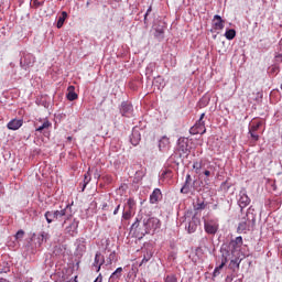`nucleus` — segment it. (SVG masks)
Instances as JSON below:
<instances>
[{
    "label": "nucleus",
    "mask_w": 282,
    "mask_h": 282,
    "mask_svg": "<svg viewBox=\"0 0 282 282\" xmlns=\"http://www.w3.org/2000/svg\"><path fill=\"white\" fill-rule=\"evenodd\" d=\"M162 227V221L160 218L150 217L143 220V226L140 227V220H137L132 224L131 230L139 234L140 237H144L145 235H155L156 230H160Z\"/></svg>",
    "instance_id": "obj_1"
},
{
    "label": "nucleus",
    "mask_w": 282,
    "mask_h": 282,
    "mask_svg": "<svg viewBox=\"0 0 282 282\" xmlns=\"http://www.w3.org/2000/svg\"><path fill=\"white\" fill-rule=\"evenodd\" d=\"M204 118H206V113H202L199 117V120L196 121V123L189 129V133L192 135H197L200 133V135H204L206 133V121H204Z\"/></svg>",
    "instance_id": "obj_2"
},
{
    "label": "nucleus",
    "mask_w": 282,
    "mask_h": 282,
    "mask_svg": "<svg viewBox=\"0 0 282 282\" xmlns=\"http://www.w3.org/2000/svg\"><path fill=\"white\" fill-rule=\"evenodd\" d=\"M254 216H248L243 217L242 220L240 221V224L238 225V232H248L250 231L252 228H254Z\"/></svg>",
    "instance_id": "obj_3"
},
{
    "label": "nucleus",
    "mask_w": 282,
    "mask_h": 282,
    "mask_svg": "<svg viewBox=\"0 0 282 282\" xmlns=\"http://www.w3.org/2000/svg\"><path fill=\"white\" fill-rule=\"evenodd\" d=\"M67 208H69V206H66V208L61 209V210H54V212H46L44 214V217L47 221V224H52V221L62 219V217H65V215H67Z\"/></svg>",
    "instance_id": "obj_4"
},
{
    "label": "nucleus",
    "mask_w": 282,
    "mask_h": 282,
    "mask_svg": "<svg viewBox=\"0 0 282 282\" xmlns=\"http://www.w3.org/2000/svg\"><path fill=\"white\" fill-rule=\"evenodd\" d=\"M34 128L37 133H45L52 129V123L47 119H39L34 122Z\"/></svg>",
    "instance_id": "obj_5"
},
{
    "label": "nucleus",
    "mask_w": 282,
    "mask_h": 282,
    "mask_svg": "<svg viewBox=\"0 0 282 282\" xmlns=\"http://www.w3.org/2000/svg\"><path fill=\"white\" fill-rule=\"evenodd\" d=\"M177 151L183 155H188L191 153L189 141L186 138H180L177 142Z\"/></svg>",
    "instance_id": "obj_6"
},
{
    "label": "nucleus",
    "mask_w": 282,
    "mask_h": 282,
    "mask_svg": "<svg viewBox=\"0 0 282 282\" xmlns=\"http://www.w3.org/2000/svg\"><path fill=\"white\" fill-rule=\"evenodd\" d=\"M34 63H35V57H34V55H32L30 53H24V55L22 56V58L20 61V65L24 69H26L28 67H32V65H34Z\"/></svg>",
    "instance_id": "obj_7"
},
{
    "label": "nucleus",
    "mask_w": 282,
    "mask_h": 282,
    "mask_svg": "<svg viewBox=\"0 0 282 282\" xmlns=\"http://www.w3.org/2000/svg\"><path fill=\"white\" fill-rule=\"evenodd\" d=\"M170 149H171V139L166 135H163L159 140V151H161V153H167Z\"/></svg>",
    "instance_id": "obj_8"
},
{
    "label": "nucleus",
    "mask_w": 282,
    "mask_h": 282,
    "mask_svg": "<svg viewBox=\"0 0 282 282\" xmlns=\"http://www.w3.org/2000/svg\"><path fill=\"white\" fill-rule=\"evenodd\" d=\"M120 113L126 118H129L133 115V106L127 101H123L120 107Z\"/></svg>",
    "instance_id": "obj_9"
},
{
    "label": "nucleus",
    "mask_w": 282,
    "mask_h": 282,
    "mask_svg": "<svg viewBox=\"0 0 282 282\" xmlns=\"http://www.w3.org/2000/svg\"><path fill=\"white\" fill-rule=\"evenodd\" d=\"M261 128V122L252 123L249 128V134L251 137L252 142H259V129Z\"/></svg>",
    "instance_id": "obj_10"
},
{
    "label": "nucleus",
    "mask_w": 282,
    "mask_h": 282,
    "mask_svg": "<svg viewBox=\"0 0 282 282\" xmlns=\"http://www.w3.org/2000/svg\"><path fill=\"white\" fill-rule=\"evenodd\" d=\"M219 230V225L213 220L205 221V231L207 235H215Z\"/></svg>",
    "instance_id": "obj_11"
},
{
    "label": "nucleus",
    "mask_w": 282,
    "mask_h": 282,
    "mask_svg": "<svg viewBox=\"0 0 282 282\" xmlns=\"http://www.w3.org/2000/svg\"><path fill=\"white\" fill-rule=\"evenodd\" d=\"M104 264H105V257L102 256L101 252H97L95 256V261L93 263L94 268H96V272H98Z\"/></svg>",
    "instance_id": "obj_12"
},
{
    "label": "nucleus",
    "mask_w": 282,
    "mask_h": 282,
    "mask_svg": "<svg viewBox=\"0 0 282 282\" xmlns=\"http://www.w3.org/2000/svg\"><path fill=\"white\" fill-rule=\"evenodd\" d=\"M8 129L10 131H17L23 127V120L22 119H13L7 124Z\"/></svg>",
    "instance_id": "obj_13"
},
{
    "label": "nucleus",
    "mask_w": 282,
    "mask_h": 282,
    "mask_svg": "<svg viewBox=\"0 0 282 282\" xmlns=\"http://www.w3.org/2000/svg\"><path fill=\"white\" fill-rule=\"evenodd\" d=\"M238 204L240 208H246V206L250 205V197H248V194H246V192H240V198L238 200Z\"/></svg>",
    "instance_id": "obj_14"
},
{
    "label": "nucleus",
    "mask_w": 282,
    "mask_h": 282,
    "mask_svg": "<svg viewBox=\"0 0 282 282\" xmlns=\"http://www.w3.org/2000/svg\"><path fill=\"white\" fill-rule=\"evenodd\" d=\"M50 239V232L46 231H42L39 236H37V241L35 243V248H41V246H43V243L45 241H47Z\"/></svg>",
    "instance_id": "obj_15"
},
{
    "label": "nucleus",
    "mask_w": 282,
    "mask_h": 282,
    "mask_svg": "<svg viewBox=\"0 0 282 282\" xmlns=\"http://www.w3.org/2000/svg\"><path fill=\"white\" fill-rule=\"evenodd\" d=\"M162 199V191L160 188H155L150 195V204H158Z\"/></svg>",
    "instance_id": "obj_16"
},
{
    "label": "nucleus",
    "mask_w": 282,
    "mask_h": 282,
    "mask_svg": "<svg viewBox=\"0 0 282 282\" xmlns=\"http://www.w3.org/2000/svg\"><path fill=\"white\" fill-rule=\"evenodd\" d=\"M192 184H193V177L191 176V174H187L185 184L181 188V193H184L185 195H187V193L191 191Z\"/></svg>",
    "instance_id": "obj_17"
},
{
    "label": "nucleus",
    "mask_w": 282,
    "mask_h": 282,
    "mask_svg": "<svg viewBox=\"0 0 282 282\" xmlns=\"http://www.w3.org/2000/svg\"><path fill=\"white\" fill-rule=\"evenodd\" d=\"M76 87L74 86H68L67 88V95H66V98L67 100H69L70 102L74 101V100H78V94H76Z\"/></svg>",
    "instance_id": "obj_18"
},
{
    "label": "nucleus",
    "mask_w": 282,
    "mask_h": 282,
    "mask_svg": "<svg viewBox=\"0 0 282 282\" xmlns=\"http://www.w3.org/2000/svg\"><path fill=\"white\" fill-rule=\"evenodd\" d=\"M76 230H78V221L73 220L66 228H65V232L67 235H70L72 237H74V234L76 232Z\"/></svg>",
    "instance_id": "obj_19"
},
{
    "label": "nucleus",
    "mask_w": 282,
    "mask_h": 282,
    "mask_svg": "<svg viewBox=\"0 0 282 282\" xmlns=\"http://www.w3.org/2000/svg\"><path fill=\"white\" fill-rule=\"evenodd\" d=\"M120 276H122V267L117 268V270L110 275L109 282H119Z\"/></svg>",
    "instance_id": "obj_20"
},
{
    "label": "nucleus",
    "mask_w": 282,
    "mask_h": 282,
    "mask_svg": "<svg viewBox=\"0 0 282 282\" xmlns=\"http://www.w3.org/2000/svg\"><path fill=\"white\" fill-rule=\"evenodd\" d=\"M141 135L139 131L133 130L131 137H130V142L133 147H138L140 144Z\"/></svg>",
    "instance_id": "obj_21"
},
{
    "label": "nucleus",
    "mask_w": 282,
    "mask_h": 282,
    "mask_svg": "<svg viewBox=\"0 0 282 282\" xmlns=\"http://www.w3.org/2000/svg\"><path fill=\"white\" fill-rule=\"evenodd\" d=\"M197 226H199V220L193 218L187 226V232H189V235L195 232L197 230Z\"/></svg>",
    "instance_id": "obj_22"
},
{
    "label": "nucleus",
    "mask_w": 282,
    "mask_h": 282,
    "mask_svg": "<svg viewBox=\"0 0 282 282\" xmlns=\"http://www.w3.org/2000/svg\"><path fill=\"white\" fill-rule=\"evenodd\" d=\"M241 246H243V238L241 236H238L235 240H231V247L234 250H239Z\"/></svg>",
    "instance_id": "obj_23"
},
{
    "label": "nucleus",
    "mask_w": 282,
    "mask_h": 282,
    "mask_svg": "<svg viewBox=\"0 0 282 282\" xmlns=\"http://www.w3.org/2000/svg\"><path fill=\"white\" fill-rule=\"evenodd\" d=\"M214 29L224 30V20L219 15H214Z\"/></svg>",
    "instance_id": "obj_24"
},
{
    "label": "nucleus",
    "mask_w": 282,
    "mask_h": 282,
    "mask_svg": "<svg viewBox=\"0 0 282 282\" xmlns=\"http://www.w3.org/2000/svg\"><path fill=\"white\" fill-rule=\"evenodd\" d=\"M227 263H228V258L223 256L220 265L216 267L215 270H214V276H218L219 271L224 270V267Z\"/></svg>",
    "instance_id": "obj_25"
},
{
    "label": "nucleus",
    "mask_w": 282,
    "mask_h": 282,
    "mask_svg": "<svg viewBox=\"0 0 282 282\" xmlns=\"http://www.w3.org/2000/svg\"><path fill=\"white\" fill-rule=\"evenodd\" d=\"M240 264H241V260H239V258H235L229 263V270H232V272H237V270H239Z\"/></svg>",
    "instance_id": "obj_26"
},
{
    "label": "nucleus",
    "mask_w": 282,
    "mask_h": 282,
    "mask_svg": "<svg viewBox=\"0 0 282 282\" xmlns=\"http://www.w3.org/2000/svg\"><path fill=\"white\" fill-rule=\"evenodd\" d=\"M91 169L88 170V172L84 175V186H83V191H85V188L87 187V184H89V182H91Z\"/></svg>",
    "instance_id": "obj_27"
},
{
    "label": "nucleus",
    "mask_w": 282,
    "mask_h": 282,
    "mask_svg": "<svg viewBox=\"0 0 282 282\" xmlns=\"http://www.w3.org/2000/svg\"><path fill=\"white\" fill-rule=\"evenodd\" d=\"M65 19H67V12L63 11L62 15L57 20V28L58 29L63 28V25L65 23Z\"/></svg>",
    "instance_id": "obj_28"
},
{
    "label": "nucleus",
    "mask_w": 282,
    "mask_h": 282,
    "mask_svg": "<svg viewBox=\"0 0 282 282\" xmlns=\"http://www.w3.org/2000/svg\"><path fill=\"white\" fill-rule=\"evenodd\" d=\"M225 36L228 41H232V39L237 36V32L235 31V29H229L228 31H226Z\"/></svg>",
    "instance_id": "obj_29"
},
{
    "label": "nucleus",
    "mask_w": 282,
    "mask_h": 282,
    "mask_svg": "<svg viewBox=\"0 0 282 282\" xmlns=\"http://www.w3.org/2000/svg\"><path fill=\"white\" fill-rule=\"evenodd\" d=\"M195 210H204L206 208V203L204 200L197 199L196 204L194 205Z\"/></svg>",
    "instance_id": "obj_30"
},
{
    "label": "nucleus",
    "mask_w": 282,
    "mask_h": 282,
    "mask_svg": "<svg viewBox=\"0 0 282 282\" xmlns=\"http://www.w3.org/2000/svg\"><path fill=\"white\" fill-rule=\"evenodd\" d=\"M193 169L197 175H199V171H202V162H194Z\"/></svg>",
    "instance_id": "obj_31"
},
{
    "label": "nucleus",
    "mask_w": 282,
    "mask_h": 282,
    "mask_svg": "<svg viewBox=\"0 0 282 282\" xmlns=\"http://www.w3.org/2000/svg\"><path fill=\"white\" fill-rule=\"evenodd\" d=\"M132 215H133V210L128 209V210L123 212L122 217H123V219L129 220V219H131Z\"/></svg>",
    "instance_id": "obj_32"
},
{
    "label": "nucleus",
    "mask_w": 282,
    "mask_h": 282,
    "mask_svg": "<svg viewBox=\"0 0 282 282\" xmlns=\"http://www.w3.org/2000/svg\"><path fill=\"white\" fill-rule=\"evenodd\" d=\"M116 261V251L111 252L107 259V264L111 265Z\"/></svg>",
    "instance_id": "obj_33"
},
{
    "label": "nucleus",
    "mask_w": 282,
    "mask_h": 282,
    "mask_svg": "<svg viewBox=\"0 0 282 282\" xmlns=\"http://www.w3.org/2000/svg\"><path fill=\"white\" fill-rule=\"evenodd\" d=\"M129 210H135V200L133 198H129L128 202Z\"/></svg>",
    "instance_id": "obj_34"
},
{
    "label": "nucleus",
    "mask_w": 282,
    "mask_h": 282,
    "mask_svg": "<svg viewBox=\"0 0 282 282\" xmlns=\"http://www.w3.org/2000/svg\"><path fill=\"white\" fill-rule=\"evenodd\" d=\"M23 237H25V231H23V229H20L17 234H15V239L17 241H21L23 239Z\"/></svg>",
    "instance_id": "obj_35"
},
{
    "label": "nucleus",
    "mask_w": 282,
    "mask_h": 282,
    "mask_svg": "<svg viewBox=\"0 0 282 282\" xmlns=\"http://www.w3.org/2000/svg\"><path fill=\"white\" fill-rule=\"evenodd\" d=\"M164 282H177V276L175 274L166 275Z\"/></svg>",
    "instance_id": "obj_36"
},
{
    "label": "nucleus",
    "mask_w": 282,
    "mask_h": 282,
    "mask_svg": "<svg viewBox=\"0 0 282 282\" xmlns=\"http://www.w3.org/2000/svg\"><path fill=\"white\" fill-rule=\"evenodd\" d=\"M151 12H153V7H149V9L147 10L145 14H144V21L147 22V17H149V14H151Z\"/></svg>",
    "instance_id": "obj_37"
},
{
    "label": "nucleus",
    "mask_w": 282,
    "mask_h": 282,
    "mask_svg": "<svg viewBox=\"0 0 282 282\" xmlns=\"http://www.w3.org/2000/svg\"><path fill=\"white\" fill-rule=\"evenodd\" d=\"M151 260V254L144 256L141 263H148Z\"/></svg>",
    "instance_id": "obj_38"
},
{
    "label": "nucleus",
    "mask_w": 282,
    "mask_h": 282,
    "mask_svg": "<svg viewBox=\"0 0 282 282\" xmlns=\"http://www.w3.org/2000/svg\"><path fill=\"white\" fill-rule=\"evenodd\" d=\"M95 177L96 180H100V173H98V169H95Z\"/></svg>",
    "instance_id": "obj_39"
},
{
    "label": "nucleus",
    "mask_w": 282,
    "mask_h": 282,
    "mask_svg": "<svg viewBox=\"0 0 282 282\" xmlns=\"http://www.w3.org/2000/svg\"><path fill=\"white\" fill-rule=\"evenodd\" d=\"M94 282H102V274H99Z\"/></svg>",
    "instance_id": "obj_40"
},
{
    "label": "nucleus",
    "mask_w": 282,
    "mask_h": 282,
    "mask_svg": "<svg viewBox=\"0 0 282 282\" xmlns=\"http://www.w3.org/2000/svg\"><path fill=\"white\" fill-rule=\"evenodd\" d=\"M3 272H4V273L10 272V268H9V267H7L4 270L0 271V274H3Z\"/></svg>",
    "instance_id": "obj_41"
},
{
    "label": "nucleus",
    "mask_w": 282,
    "mask_h": 282,
    "mask_svg": "<svg viewBox=\"0 0 282 282\" xmlns=\"http://www.w3.org/2000/svg\"><path fill=\"white\" fill-rule=\"evenodd\" d=\"M118 210H120V205H118L115 210H113V215H118Z\"/></svg>",
    "instance_id": "obj_42"
},
{
    "label": "nucleus",
    "mask_w": 282,
    "mask_h": 282,
    "mask_svg": "<svg viewBox=\"0 0 282 282\" xmlns=\"http://www.w3.org/2000/svg\"><path fill=\"white\" fill-rule=\"evenodd\" d=\"M204 175H206V177H210V171L206 170V171L204 172Z\"/></svg>",
    "instance_id": "obj_43"
},
{
    "label": "nucleus",
    "mask_w": 282,
    "mask_h": 282,
    "mask_svg": "<svg viewBox=\"0 0 282 282\" xmlns=\"http://www.w3.org/2000/svg\"><path fill=\"white\" fill-rule=\"evenodd\" d=\"M156 32H158L159 34H164V29H156Z\"/></svg>",
    "instance_id": "obj_44"
},
{
    "label": "nucleus",
    "mask_w": 282,
    "mask_h": 282,
    "mask_svg": "<svg viewBox=\"0 0 282 282\" xmlns=\"http://www.w3.org/2000/svg\"><path fill=\"white\" fill-rule=\"evenodd\" d=\"M278 69H279V68H276V67H272V68H271V72L274 73V72H278Z\"/></svg>",
    "instance_id": "obj_45"
},
{
    "label": "nucleus",
    "mask_w": 282,
    "mask_h": 282,
    "mask_svg": "<svg viewBox=\"0 0 282 282\" xmlns=\"http://www.w3.org/2000/svg\"><path fill=\"white\" fill-rule=\"evenodd\" d=\"M0 282H10V281H8V280L1 278V279H0Z\"/></svg>",
    "instance_id": "obj_46"
},
{
    "label": "nucleus",
    "mask_w": 282,
    "mask_h": 282,
    "mask_svg": "<svg viewBox=\"0 0 282 282\" xmlns=\"http://www.w3.org/2000/svg\"><path fill=\"white\" fill-rule=\"evenodd\" d=\"M1 191H3V186L0 184V193H1Z\"/></svg>",
    "instance_id": "obj_47"
},
{
    "label": "nucleus",
    "mask_w": 282,
    "mask_h": 282,
    "mask_svg": "<svg viewBox=\"0 0 282 282\" xmlns=\"http://www.w3.org/2000/svg\"><path fill=\"white\" fill-rule=\"evenodd\" d=\"M67 140L72 141V137H68Z\"/></svg>",
    "instance_id": "obj_48"
}]
</instances>
